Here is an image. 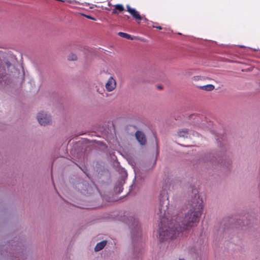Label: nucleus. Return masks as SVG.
Listing matches in <instances>:
<instances>
[{"mask_svg": "<svg viewBox=\"0 0 260 260\" xmlns=\"http://www.w3.org/2000/svg\"><path fill=\"white\" fill-rule=\"evenodd\" d=\"M203 201L199 194H195L189 201L188 210L181 220V225L179 224L180 229L187 230L194 226L199 221L203 210ZM175 228L173 222L168 223L159 229V238L161 240L173 239L176 236L177 232L180 231Z\"/></svg>", "mask_w": 260, "mask_h": 260, "instance_id": "1", "label": "nucleus"}, {"mask_svg": "<svg viewBox=\"0 0 260 260\" xmlns=\"http://www.w3.org/2000/svg\"><path fill=\"white\" fill-rule=\"evenodd\" d=\"M24 78L23 68L20 65H16L11 60L4 58L0 53V84L9 85L23 80Z\"/></svg>", "mask_w": 260, "mask_h": 260, "instance_id": "2", "label": "nucleus"}, {"mask_svg": "<svg viewBox=\"0 0 260 260\" xmlns=\"http://www.w3.org/2000/svg\"><path fill=\"white\" fill-rule=\"evenodd\" d=\"M37 118L39 123L41 125H47L52 122L50 115L44 111H41L37 114Z\"/></svg>", "mask_w": 260, "mask_h": 260, "instance_id": "3", "label": "nucleus"}, {"mask_svg": "<svg viewBox=\"0 0 260 260\" xmlns=\"http://www.w3.org/2000/svg\"><path fill=\"white\" fill-rule=\"evenodd\" d=\"M116 81L113 77L111 76L109 77L108 80L105 84V88L107 91L108 92H111L113 91L116 87Z\"/></svg>", "mask_w": 260, "mask_h": 260, "instance_id": "4", "label": "nucleus"}, {"mask_svg": "<svg viewBox=\"0 0 260 260\" xmlns=\"http://www.w3.org/2000/svg\"><path fill=\"white\" fill-rule=\"evenodd\" d=\"M127 12L136 20H141L142 17L140 15L139 13L135 9L131 8L129 5L126 6Z\"/></svg>", "mask_w": 260, "mask_h": 260, "instance_id": "5", "label": "nucleus"}, {"mask_svg": "<svg viewBox=\"0 0 260 260\" xmlns=\"http://www.w3.org/2000/svg\"><path fill=\"white\" fill-rule=\"evenodd\" d=\"M136 137L138 141L142 145H145L146 143V139L145 135L141 132L138 131L136 133Z\"/></svg>", "mask_w": 260, "mask_h": 260, "instance_id": "6", "label": "nucleus"}, {"mask_svg": "<svg viewBox=\"0 0 260 260\" xmlns=\"http://www.w3.org/2000/svg\"><path fill=\"white\" fill-rule=\"evenodd\" d=\"M169 204V202L167 199H165L163 201L162 204L160 203V208L159 209V213L160 216H161L162 214H166V210L168 208V205Z\"/></svg>", "mask_w": 260, "mask_h": 260, "instance_id": "7", "label": "nucleus"}, {"mask_svg": "<svg viewBox=\"0 0 260 260\" xmlns=\"http://www.w3.org/2000/svg\"><path fill=\"white\" fill-rule=\"evenodd\" d=\"M107 244V241L104 240L102 241L99 243H98L95 248L94 250L95 251H99L101 250H102L106 245Z\"/></svg>", "mask_w": 260, "mask_h": 260, "instance_id": "8", "label": "nucleus"}, {"mask_svg": "<svg viewBox=\"0 0 260 260\" xmlns=\"http://www.w3.org/2000/svg\"><path fill=\"white\" fill-rule=\"evenodd\" d=\"M199 87L201 89L205 90V91H212V90H214V89L215 88L214 86L212 84H207L206 85L200 86H199Z\"/></svg>", "mask_w": 260, "mask_h": 260, "instance_id": "9", "label": "nucleus"}, {"mask_svg": "<svg viewBox=\"0 0 260 260\" xmlns=\"http://www.w3.org/2000/svg\"><path fill=\"white\" fill-rule=\"evenodd\" d=\"M188 135V132L186 129L179 131L177 133V135L179 137H187Z\"/></svg>", "mask_w": 260, "mask_h": 260, "instance_id": "10", "label": "nucleus"}, {"mask_svg": "<svg viewBox=\"0 0 260 260\" xmlns=\"http://www.w3.org/2000/svg\"><path fill=\"white\" fill-rule=\"evenodd\" d=\"M205 78L201 76H194L192 77L191 80L193 82L204 80Z\"/></svg>", "mask_w": 260, "mask_h": 260, "instance_id": "11", "label": "nucleus"}, {"mask_svg": "<svg viewBox=\"0 0 260 260\" xmlns=\"http://www.w3.org/2000/svg\"><path fill=\"white\" fill-rule=\"evenodd\" d=\"M68 59L71 61L76 60L77 59V56L76 54L71 53L68 56Z\"/></svg>", "mask_w": 260, "mask_h": 260, "instance_id": "12", "label": "nucleus"}, {"mask_svg": "<svg viewBox=\"0 0 260 260\" xmlns=\"http://www.w3.org/2000/svg\"><path fill=\"white\" fill-rule=\"evenodd\" d=\"M118 35L121 37H123V38H126L127 39H129V40H133V38L131 36V35L126 34V33H125V32H118Z\"/></svg>", "mask_w": 260, "mask_h": 260, "instance_id": "13", "label": "nucleus"}, {"mask_svg": "<svg viewBox=\"0 0 260 260\" xmlns=\"http://www.w3.org/2000/svg\"><path fill=\"white\" fill-rule=\"evenodd\" d=\"M115 9L119 11L120 12H122L124 10V7L121 4H117L114 6Z\"/></svg>", "mask_w": 260, "mask_h": 260, "instance_id": "14", "label": "nucleus"}, {"mask_svg": "<svg viewBox=\"0 0 260 260\" xmlns=\"http://www.w3.org/2000/svg\"><path fill=\"white\" fill-rule=\"evenodd\" d=\"M155 163H156V159H154L153 160V161H152V162L151 163V167H150V168H152L154 167V166H155Z\"/></svg>", "mask_w": 260, "mask_h": 260, "instance_id": "15", "label": "nucleus"}, {"mask_svg": "<svg viewBox=\"0 0 260 260\" xmlns=\"http://www.w3.org/2000/svg\"><path fill=\"white\" fill-rule=\"evenodd\" d=\"M87 18L89 19H91V20H95V18L92 17L91 16H86Z\"/></svg>", "mask_w": 260, "mask_h": 260, "instance_id": "16", "label": "nucleus"}, {"mask_svg": "<svg viewBox=\"0 0 260 260\" xmlns=\"http://www.w3.org/2000/svg\"><path fill=\"white\" fill-rule=\"evenodd\" d=\"M153 27L157 28H158V29H162V28H161V26H153Z\"/></svg>", "mask_w": 260, "mask_h": 260, "instance_id": "17", "label": "nucleus"}, {"mask_svg": "<svg viewBox=\"0 0 260 260\" xmlns=\"http://www.w3.org/2000/svg\"><path fill=\"white\" fill-rule=\"evenodd\" d=\"M112 13H113V14H116V13H117V12H116V9L113 10V11H112Z\"/></svg>", "mask_w": 260, "mask_h": 260, "instance_id": "18", "label": "nucleus"}, {"mask_svg": "<svg viewBox=\"0 0 260 260\" xmlns=\"http://www.w3.org/2000/svg\"><path fill=\"white\" fill-rule=\"evenodd\" d=\"M179 260H185V259H183V258H180V259H179Z\"/></svg>", "mask_w": 260, "mask_h": 260, "instance_id": "19", "label": "nucleus"}]
</instances>
